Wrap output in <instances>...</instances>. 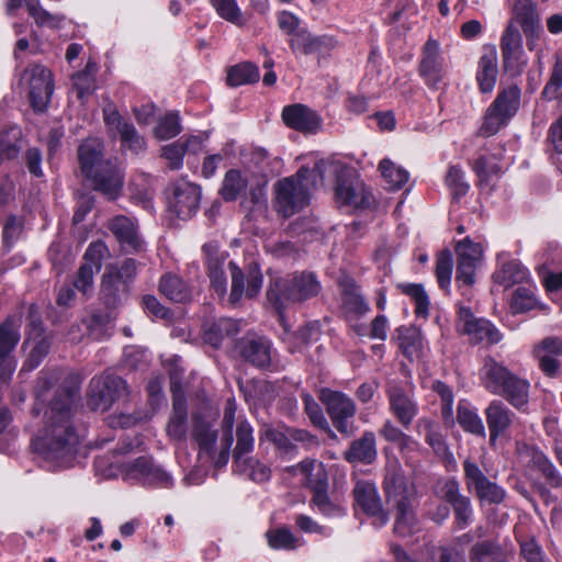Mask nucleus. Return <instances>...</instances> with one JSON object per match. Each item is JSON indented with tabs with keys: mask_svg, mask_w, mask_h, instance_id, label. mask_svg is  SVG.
<instances>
[{
	"mask_svg": "<svg viewBox=\"0 0 562 562\" xmlns=\"http://www.w3.org/2000/svg\"><path fill=\"white\" fill-rule=\"evenodd\" d=\"M341 307L350 318H359L370 311L369 304L360 292V288L352 281L342 285Z\"/></svg>",
	"mask_w": 562,
	"mask_h": 562,
	"instance_id": "c756f323",
	"label": "nucleus"
},
{
	"mask_svg": "<svg viewBox=\"0 0 562 562\" xmlns=\"http://www.w3.org/2000/svg\"><path fill=\"white\" fill-rule=\"evenodd\" d=\"M296 470L304 475L305 482L312 491L327 490L328 474L324 464L318 460L304 459Z\"/></svg>",
	"mask_w": 562,
	"mask_h": 562,
	"instance_id": "f704fd0d",
	"label": "nucleus"
},
{
	"mask_svg": "<svg viewBox=\"0 0 562 562\" xmlns=\"http://www.w3.org/2000/svg\"><path fill=\"white\" fill-rule=\"evenodd\" d=\"M241 357L258 368L271 363V344L263 337L248 338L240 342Z\"/></svg>",
	"mask_w": 562,
	"mask_h": 562,
	"instance_id": "cd10ccee",
	"label": "nucleus"
},
{
	"mask_svg": "<svg viewBox=\"0 0 562 562\" xmlns=\"http://www.w3.org/2000/svg\"><path fill=\"white\" fill-rule=\"evenodd\" d=\"M316 169L301 167L299 171L274 184L276 209L284 217L300 212L310 203V186L317 177Z\"/></svg>",
	"mask_w": 562,
	"mask_h": 562,
	"instance_id": "423d86ee",
	"label": "nucleus"
},
{
	"mask_svg": "<svg viewBox=\"0 0 562 562\" xmlns=\"http://www.w3.org/2000/svg\"><path fill=\"white\" fill-rule=\"evenodd\" d=\"M236 401L231 397L226 401L222 419V436L218 446V457H243L254 450V429L247 420H239L235 432L233 431L236 415Z\"/></svg>",
	"mask_w": 562,
	"mask_h": 562,
	"instance_id": "0eeeda50",
	"label": "nucleus"
},
{
	"mask_svg": "<svg viewBox=\"0 0 562 562\" xmlns=\"http://www.w3.org/2000/svg\"><path fill=\"white\" fill-rule=\"evenodd\" d=\"M50 348V341L46 337H40L36 344L33 346L27 360L24 363L23 369L29 371L40 366L43 359L48 355Z\"/></svg>",
	"mask_w": 562,
	"mask_h": 562,
	"instance_id": "774afa93",
	"label": "nucleus"
},
{
	"mask_svg": "<svg viewBox=\"0 0 562 562\" xmlns=\"http://www.w3.org/2000/svg\"><path fill=\"white\" fill-rule=\"evenodd\" d=\"M497 57L496 52L491 50L480 57L477 63L476 81L482 93L493 91L497 79Z\"/></svg>",
	"mask_w": 562,
	"mask_h": 562,
	"instance_id": "2f4dec72",
	"label": "nucleus"
},
{
	"mask_svg": "<svg viewBox=\"0 0 562 562\" xmlns=\"http://www.w3.org/2000/svg\"><path fill=\"white\" fill-rule=\"evenodd\" d=\"M284 124L302 133H316L321 126V117L307 105L295 103L282 110Z\"/></svg>",
	"mask_w": 562,
	"mask_h": 562,
	"instance_id": "412c9836",
	"label": "nucleus"
},
{
	"mask_svg": "<svg viewBox=\"0 0 562 562\" xmlns=\"http://www.w3.org/2000/svg\"><path fill=\"white\" fill-rule=\"evenodd\" d=\"M538 304L535 291L531 288L518 286L512 296L510 308L514 314L526 313Z\"/></svg>",
	"mask_w": 562,
	"mask_h": 562,
	"instance_id": "09e8293b",
	"label": "nucleus"
},
{
	"mask_svg": "<svg viewBox=\"0 0 562 562\" xmlns=\"http://www.w3.org/2000/svg\"><path fill=\"white\" fill-rule=\"evenodd\" d=\"M490 439L494 442L513 424L515 414L501 400H493L485 409Z\"/></svg>",
	"mask_w": 562,
	"mask_h": 562,
	"instance_id": "bb28decb",
	"label": "nucleus"
},
{
	"mask_svg": "<svg viewBox=\"0 0 562 562\" xmlns=\"http://www.w3.org/2000/svg\"><path fill=\"white\" fill-rule=\"evenodd\" d=\"M211 3L222 19L236 25L243 24V14L236 0H211Z\"/></svg>",
	"mask_w": 562,
	"mask_h": 562,
	"instance_id": "680f3d73",
	"label": "nucleus"
},
{
	"mask_svg": "<svg viewBox=\"0 0 562 562\" xmlns=\"http://www.w3.org/2000/svg\"><path fill=\"white\" fill-rule=\"evenodd\" d=\"M384 490L387 504L397 510L394 532L400 537L413 535L418 529L412 503L414 491L408 487L405 476L397 470L395 460L389 465Z\"/></svg>",
	"mask_w": 562,
	"mask_h": 562,
	"instance_id": "20e7f679",
	"label": "nucleus"
},
{
	"mask_svg": "<svg viewBox=\"0 0 562 562\" xmlns=\"http://www.w3.org/2000/svg\"><path fill=\"white\" fill-rule=\"evenodd\" d=\"M494 281L510 288L516 283H520L528 278V271L518 261L512 260L503 266L499 271L493 274Z\"/></svg>",
	"mask_w": 562,
	"mask_h": 562,
	"instance_id": "ea45409f",
	"label": "nucleus"
},
{
	"mask_svg": "<svg viewBox=\"0 0 562 562\" xmlns=\"http://www.w3.org/2000/svg\"><path fill=\"white\" fill-rule=\"evenodd\" d=\"M484 387L492 394L502 396L520 412L528 409L530 383L509 371L493 358H486L482 368Z\"/></svg>",
	"mask_w": 562,
	"mask_h": 562,
	"instance_id": "f03ea898",
	"label": "nucleus"
},
{
	"mask_svg": "<svg viewBox=\"0 0 562 562\" xmlns=\"http://www.w3.org/2000/svg\"><path fill=\"white\" fill-rule=\"evenodd\" d=\"M321 290L322 285L314 273L299 272L272 280L267 291V299L283 321L282 312L285 307L315 297Z\"/></svg>",
	"mask_w": 562,
	"mask_h": 562,
	"instance_id": "39448f33",
	"label": "nucleus"
},
{
	"mask_svg": "<svg viewBox=\"0 0 562 562\" xmlns=\"http://www.w3.org/2000/svg\"><path fill=\"white\" fill-rule=\"evenodd\" d=\"M353 495L357 505L364 513L376 517L379 520V526L386 524L387 517L383 513L381 499L373 483L364 481L358 482L355 486Z\"/></svg>",
	"mask_w": 562,
	"mask_h": 562,
	"instance_id": "393cba45",
	"label": "nucleus"
},
{
	"mask_svg": "<svg viewBox=\"0 0 562 562\" xmlns=\"http://www.w3.org/2000/svg\"><path fill=\"white\" fill-rule=\"evenodd\" d=\"M94 474L99 480H110L122 476L124 480H138L148 485H171L170 475L157 467L153 459H94Z\"/></svg>",
	"mask_w": 562,
	"mask_h": 562,
	"instance_id": "7ed1b4c3",
	"label": "nucleus"
},
{
	"mask_svg": "<svg viewBox=\"0 0 562 562\" xmlns=\"http://www.w3.org/2000/svg\"><path fill=\"white\" fill-rule=\"evenodd\" d=\"M335 199L339 206L352 209L364 207L369 204L364 184L357 178L340 176L335 188Z\"/></svg>",
	"mask_w": 562,
	"mask_h": 562,
	"instance_id": "aec40b11",
	"label": "nucleus"
},
{
	"mask_svg": "<svg viewBox=\"0 0 562 562\" xmlns=\"http://www.w3.org/2000/svg\"><path fill=\"white\" fill-rule=\"evenodd\" d=\"M458 329L475 344L494 345L502 339V334L490 321L474 317L470 307L462 304H458Z\"/></svg>",
	"mask_w": 562,
	"mask_h": 562,
	"instance_id": "4468645a",
	"label": "nucleus"
},
{
	"mask_svg": "<svg viewBox=\"0 0 562 562\" xmlns=\"http://www.w3.org/2000/svg\"><path fill=\"white\" fill-rule=\"evenodd\" d=\"M228 269L232 277V290L228 301L231 304L235 305L241 300L243 294H246L247 276H245L241 269L233 261L228 263Z\"/></svg>",
	"mask_w": 562,
	"mask_h": 562,
	"instance_id": "052dcab7",
	"label": "nucleus"
},
{
	"mask_svg": "<svg viewBox=\"0 0 562 562\" xmlns=\"http://www.w3.org/2000/svg\"><path fill=\"white\" fill-rule=\"evenodd\" d=\"M109 229L119 240L122 249L126 252H138L144 249V241L138 235L136 223L125 216H114L109 223Z\"/></svg>",
	"mask_w": 562,
	"mask_h": 562,
	"instance_id": "4be33fe9",
	"label": "nucleus"
},
{
	"mask_svg": "<svg viewBox=\"0 0 562 562\" xmlns=\"http://www.w3.org/2000/svg\"><path fill=\"white\" fill-rule=\"evenodd\" d=\"M128 394L130 389L125 380L112 373H103L92 378L89 383L88 405L93 411L106 412Z\"/></svg>",
	"mask_w": 562,
	"mask_h": 562,
	"instance_id": "9d476101",
	"label": "nucleus"
},
{
	"mask_svg": "<svg viewBox=\"0 0 562 562\" xmlns=\"http://www.w3.org/2000/svg\"><path fill=\"white\" fill-rule=\"evenodd\" d=\"M380 435L389 442L395 445L398 453H409L414 451L416 442L401 429L395 427L391 420H386L380 430Z\"/></svg>",
	"mask_w": 562,
	"mask_h": 562,
	"instance_id": "79ce46f5",
	"label": "nucleus"
},
{
	"mask_svg": "<svg viewBox=\"0 0 562 562\" xmlns=\"http://www.w3.org/2000/svg\"><path fill=\"white\" fill-rule=\"evenodd\" d=\"M259 78L260 74L256 65L251 63H241L228 69L226 81L231 87H238L255 83Z\"/></svg>",
	"mask_w": 562,
	"mask_h": 562,
	"instance_id": "4c0bfd02",
	"label": "nucleus"
},
{
	"mask_svg": "<svg viewBox=\"0 0 562 562\" xmlns=\"http://www.w3.org/2000/svg\"><path fill=\"white\" fill-rule=\"evenodd\" d=\"M187 419L188 409L186 398L181 394L175 395L172 414L166 428L168 436L176 440L183 439L188 431Z\"/></svg>",
	"mask_w": 562,
	"mask_h": 562,
	"instance_id": "473e14b6",
	"label": "nucleus"
},
{
	"mask_svg": "<svg viewBox=\"0 0 562 562\" xmlns=\"http://www.w3.org/2000/svg\"><path fill=\"white\" fill-rule=\"evenodd\" d=\"M562 87V53L554 55V65L550 79L542 90V97L547 100H554L558 98V92Z\"/></svg>",
	"mask_w": 562,
	"mask_h": 562,
	"instance_id": "4d7b16f0",
	"label": "nucleus"
},
{
	"mask_svg": "<svg viewBox=\"0 0 562 562\" xmlns=\"http://www.w3.org/2000/svg\"><path fill=\"white\" fill-rule=\"evenodd\" d=\"M319 401L325 406L334 427L342 435H351L357 413L355 401L340 391L322 389Z\"/></svg>",
	"mask_w": 562,
	"mask_h": 562,
	"instance_id": "9b49d317",
	"label": "nucleus"
},
{
	"mask_svg": "<svg viewBox=\"0 0 562 562\" xmlns=\"http://www.w3.org/2000/svg\"><path fill=\"white\" fill-rule=\"evenodd\" d=\"M103 120L111 132H115L120 135L122 145L124 147H127L134 153L145 150V139L137 133L135 126L132 123L124 120V117L119 113L116 106L112 102L104 106Z\"/></svg>",
	"mask_w": 562,
	"mask_h": 562,
	"instance_id": "f3484780",
	"label": "nucleus"
},
{
	"mask_svg": "<svg viewBox=\"0 0 562 562\" xmlns=\"http://www.w3.org/2000/svg\"><path fill=\"white\" fill-rule=\"evenodd\" d=\"M192 436L200 447V453H211L217 441V431L212 428L210 423L195 418Z\"/></svg>",
	"mask_w": 562,
	"mask_h": 562,
	"instance_id": "58836bf2",
	"label": "nucleus"
},
{
	"mask_svg": "<svg viewBox=\"0 0 562 562\" xmlns=\"http://www.w3.org/2000/svg\"><path fill=\"white\" fill-rule=\"evenodd\" d=\"M514 14L526 34L533 32L539 26V14L530 0H517L514 4Z\"/></svg>",
	"mask_w": 562,
	"mask_h": 562,
	"instance_id": "e433bc0d",
	"label": "nucleus"
},
{
	"mask_svg": "<svg viewBox=\"0 0 562 562\" xmlns=\"http://www.w3.org/2000/svg\"><path fill=\"white\" fill-rule=\"evenodd\" d=\"M91 181L93 190L100 192L109 201L119 198L124 186V173L121 167L111 160L101 164L97 171L86 176Z\"/></svg>",
	"mask_w": 562,
	"mask_h": 562,
	"instance_id": "dca6fc26",
	"label": "nucleus"
},
{
	"mask_svg": "<svg viewBox=\"0 0 562 562\" xmlns=\"http://www.w3.org/2000/svg\"><path fill=\"white\" fill-rule=\"evenodd\" d=\"M61 371L59 369H43L38 373L34 393L38 401H44L48 391L59 381Z\"/></svg>",
	"mask_w": 562,
	"mask_h": 562,
	"instance_id": "6e6d98bb",
	"label": "nucleus"
},
{
	"mask_svg": "<svg viewBox=\"0 0 562 562\" xmlns=\"http://www.w3.org/2000/svg\"><path fill=\"white\" fill-rule=\"evenodd\" d=\"M520 104V89L510 86L501 91L487 108L480 135L490 137L498 133L514 117Z\"/></svg>",
	"mask_w": 562,
	"mask_h": 562,
	"instance_id": "1a4fd4ad",
	"label": "nucleus"
},
{
	"mask_svg": "<svg viewBox=\"0 0 562 562\" xmlns=\"http://www.w3.org/2000/svg\"><path fill=\"white\" fill-rule=\"evenodd\" d=\"M533 355L538 360L541 371L554 378L559 373L560 362L558 358L562 356V341L557 337H547L533 349Z\"/></svg>",
	"mask_w": 562,
	"mask_h": 562,
	"instance_id": "5701e85b",
	"label": "nucleus"
},
{
	"mask_svg": "<svg viewBox=\"0 0 562 562\" xmlns=\"http://www.w3.org/2000/svg\"><path fill=\"white\" fill-rule=\"evenodd\" d=\"M24 78L29 83V98L32 108L36 112H43L53 95V74L43 65H31L24 71Z\"/></svg>",
	"mask_w": 562,
	"mask_h": 562,
	"instance_id": "f8f14e48",
	"label": "nucleus"
},
{
	"mask_svg": "<svg viewBox=\"0 0 562 562\" xmlns=\"http://www.w3.org/2000/svg\"><path fill=\"white\" fill-rule=\"evenodd\" d=\"M181 132V125L178 114L173 112L167 113L159 121L155 127V136L158 139L165 140L176 137Z\"/></svg>",
	"mask_w": 562,
	"mask_h": 562,
	"instance_id": "13d9d810",
	"label": "nucleus"
},
{
	"mask_svg": "<svg viewBox=\"0 0 562 562\" xmlns=\"http://www.w3.org/2000/svg\"><path fill=\"white\" fill-rule=\"evenodd\" d=\"M314 41V34L306 27H303L300 32L295 33L293 37L289 40V46L294 55H312V45Z\"/></svg>",
	"mask_w": 562,
	"mask_h": 562,
	"instance_id": "338daca9",
	"label": "nucleus"
},
{
	"mask_svg": "<svg viewBox=\"0 0 562 562\" xmlns=\"http://www.w3.org/2000/svg\"><path fill=\"white\" fill-rule=\"evenodd\" d=\"M396 333V339L402 352L408 358L413 357L418 351L420 346L419 333L414 327L407 326L398 327Z\"/></svg>",
	"mask_w": 562,
	"mask_h": 562,
	"instance_id": "8fccbe9b",
	"label": "nucleus"
},
{
	"mask_svg": "<svg viewBox=\"0 0 562 562\" xmlns=\"http://www.w3.org/2000/svg\"><path fill=\"white\" fill-rule=\"evenodd\" d=\"M79 386L76 383L60 386L45 412L46 427L31 441L37 454L68 457L79 453V436L72 427Z\"/></svg>",
	"mask_w": 562,
	"mask_h": 562,
	"instance_id": "f257e3e1",
	"label": "nucleus"
},
{
	"mask_svg": "<svg viewBox=\"0 0 562 562\" xmlns=\"http://www.w3.org/2000/svg\"><path fill=\"white\" fill-rule=\"evenodd\" d=\"M233 470L255 482H265L270 477V467L260 459H234Z\"/></svg>",
	"mask_w": 562,
	"mask_h": 562,
	"instance_id": "c9c22d12",
	"label": "nucleus"
},
{
	"mask_svg": "<svg viewBox=\"0 0 562 562\" xmlns=\"http://www.w3.org/2000/svg\"><path fill=\"white\" fill-rule=\"evenodd\" d=\"M386 393L391 412L404 427H408L417 415L416 403L403 387L396 384L390 385Z\"/></svg>",
	"mask_w": 562,
	"mask_h": 562,
	"instance_id": "b1692460",
	"label": "nucleus"
},
{
	"mask_svg": "<svg viewBox=\"0 0 562 562\" xmlns=\"http://www.w3.org/2000/svg\"><path fill=\"white\" fill-rule=\"evenodd\" d=\"M202 254L212 288L220 296H224L227 291V280L224 270L226 256L220 251V246L215 241L205 243L202 246Z\"/></svg>",
	"mask_w": 562,
	"mask_h": 562,
	"instance_id": "6ab92c4d",
	"label": "nucleus"
},
{
	"mask_svg": "<svg viewBox=\"0 0 562 562\" xmlns=\"http://www.w3.org/2000/svg\"><path fill=\"white\" fill-rule=\"evenodd\" d=\"M446 184L450 189L453 199L464 196L470 188L464 180V172L459 166L449 167L446 176Z\"/></svg>",
	"mask_w": 562,
	"mask_h": 562,
	"instance_id": "bf43d9fd",
	"label": "nucleus"
},
{
	"mask_svg": "<svg viewBox=\"0 0 562 562\" xmlns=\"http://www.w3.org/2000/svg\"><path fill=\"white\" fill-rule=\"evenodd\" d=\"M270 548L274 550H293L297 547V539L288 528L271 529L266 532Z\"/></svg>",
	"mask_w": 562,
	"mask_h": 562,
	"instance_id": "864d4df0",
	"label": "nucleus"
},
{
	"mask_svg": "<svg viewBox=\"0 0 562 562\" xmlns=\"http://www.w3.org/2000/svg\"><path fill=\"white\" fill-rule=\"evenodd\" d=\"M302 398H303V403H304L305 413L307 414L311 423L315 427L327 432L329 438L336 440L337 435L330 428V425H329L327 418L325 417L324 412H323L322 407L319 406V404L314 400V397L312 395H310L307 393L303 394Z\"/></svg>",
	"mask_w": 562,
	"mask_h": 562,
	"instance_id": "37998d69",
	"label": "nucleus"
},
{
	"mask_svg": "<svg viewBox=\"0 0 562 562\" xmlns=\"http://www.w3.org/2000/svg\"><path fill=\"white\" fill-rule=\"evenodd\" d=\"M262 439L272 442L279 450L290 453L294 452V443L290 436V428L281 430L269 425L262 429Z\"/></svg>",
	"mask_w": 562,
	"mask_h": 562,
	"instance_id": "603ef678",
	"label": "nucleus"
},
{
	"mask_svg": "<svg viewBox=\"0 0 562 562\" xmlns=\"http://www.w3.org/2000/svg\"><path fill=\"white\" fill-rule=\"evenodd\" d=\"M78 158L82 173L86 176L97 171L103 160V143L99 138L86 139L78 149Z\"/></svg>",
	"mask_w": 562,
	"mask_h": 562,
	"instance_id": "7c9ffc66",
	"label": "nucleus"
},
{
	"mask_svg": "<svg viewBox=\"0 0 562 562\" xmlns=\"http://www.w3.org/2000/svg\"><path fill=\"white\" fill-rule=\"evenodd\" d=\"M159 292L175 303H188L192 300V290L178 274L168 272L159 280Z\"/></svg>",
	"mask_w": 562,
	"mask_h": 562,
	"instance_id": "c85d7f7f",
	"label": "nucleus"
},
{
	"mask_svg": "<svg viewBox=\"0 0 562 562\" xmlns=\"http://www.w3.org/2000/svg\"><path fill=\"white\" fill-rule=\"evenodd\" d=\"M379 170L390 190L401 189L408 180V172L390 159L381 160Z\"/></svg>",
	"mask_w": 562,
	"mask_h": 562,
	"instance_id": "c03bdc74",
	"label": "nucleus"
},
{
	"mask_svg": "<svg viewBox=\"0 0 562 562\" xmlns=\"http://www.w3.org/2000/svg\"><path fill=\"white\" fill-rule=\"evenodd\" d=\"M418 74L431 90H438L443 85L447 71L440 52V44L437 40L430 37L424 44Z\"/></svg>",
	"mask_w": 562,
	"mask_h": 562,
	"instance_id": "ddd939ff",
	"label": "nucleus"
},
{
	"mask_svg": "<svg viewBox=\"0 0 562 562\" xmlns=\"http://www.w3.org/2000/svg\"><path fill=\"white\" fill-rule=\"evenodd\" d=\"M501 52L504 68L506 70L516 69L519 58L522 54V37L518 27L513 21L507 24L502 35Z\"/></svg>",
	"mask_w": 562,
	"mask_h": 562,
	"instance_id": "a878e982",
	"label": "nucleus"
},
{
	"mask_svg": "<svg viewBox=\"0 0 562 562\" xmlns=\"http://www.w3.org/2000/svg\"><path fill=\"white\" fill-rule=\"evenodd\" d=\"M453 259L449 249L442 250L437 257L436 277L439 286L447 293L450 291Z\"/></svg>",
	"mask_w": 562,
	"mask_h": 562,
	"instance_id": "3c124183",
	"label": "nucleus"
},
{
	"mask_svg": "<svg viewBox=\"0 0 562 562\" xmlns=\"http://www.w3.org/2000/svg\"><path fill=\"white\" fill-rule=\"evenodd\" d=\"M402 292L415 303V313L417 316L427 317L429 314V296L424 286L418 283H406L400 285Z\"/></svg>",
	"mask_w": 562,
	"mask_h": 562,
	"instance_id": "49530a36",
	"label": "nucleus"
},
{
	"mask_svg": "<svg viewBox=\"0 0 562 562\" xmlns=\"http://www.w3.org/2000/svg\"><path fill=\"white\" fill-rule=\"evenodd\" d=\"M21 132L16 127H10L4 133H0V161L14 158L20 148L15 144Z\"/></svg>",
	"mask_w": 562,
	"mask_h": 562,
	"instance_id": "0e129e2a",
	"label": "nucleus"
},
{
	"mask_svg": "<svg viewBox=\"0 0 562 562\" xmlns=\"http://www.w3.org/2000/svg\"><path fill=\"white\" fill-rule=\"evenodd\" d=\"M418 427L425 430L426 441L432 448L437 457H449L451 454L448 452L443 437L437 431L432 420L426 418L420 419Z\"/></svg>",
	"mask_w": 562,
	"mask_h": 562,
	"instance_id": "de8ad7c7",
	"label": "nucleus"
},
{
	"mask_svg": "<svg viewBox=\"0 0 562 562\" xmlns=\"http://www.w3.org/2000/svg\"><path fill=\"white\" fill-rule=\"evenodd\" d=\"M137 276V262L127 258L120 265L111 263L101 279L100 299L109 308H115L128 297L131 284Z\"/></svg>",
	"mask_w": 562,
	"mask_h": 562,
	"instance_id": "6e6552de",
	"label": "nucleus"
},
{
	"mask_svg": "<svg viewBox=\"0 0 562 562\" xmlns=\"http://www.w3.org/2000/svg\"><path fill=\"white\" fill-rule=\"evenodd\" d=\"M375 454V437L373 432L368 431L351 443L345 457H374Z\"/></svg>",
	"mask_w": 562,
	"mask_h": 562,
	"instance_id": "e2e57ef3",
	"label": "nucleus"
},
{
	"mask_svg": "<svg viewBox=\"0 0 562 562\" xmlns=\"http://www.w3.org/2000/svg\"><path fill=\"white\" fill-rule=\"evenodd\" d=\"M457 419H458V423L467 431H470L475 435H480L482 437L485 436V427L483 425L482 419L471 408L463 406V405H459Z\"/></svg>",
	"mask_w": 562,
	"mask_h": 562,
	"instance_id": "5fc2aeb1",
	"label": "nucleus"
},
{
	"mask_svg": "<svg viewBox=\"0 0 562 562\" xmlns=\"http://www.w3.org/2000/svg\"><path fill=\"white\" fill-rule=\"evenodd\" d=\"M457 271L456 281L459 285L471 286L475 282V271L483 256L481 244L465 237L456 245Z\"/></svg>",
	"mask_w": 562,
	"mask_h": 562,
	"instance_id": "2eb2a0df",
	"label": "nucleus"
},
{
	"mask_svg": "<svg viewBox=\"0 0 562 562\" xmlns=\"http://www.w3.org/2000/svg\"><path fill=\"white\" fill-rule=\"evenodd\" d=\"M247 180L236 169L225 173L220 193L225 201H235L246 189Z\"/></svg>",
	"mask_w": 562,
	"mask_h": 562,
	"instance_id": "a18cd8bd",
	"label": "nucleus"
},
{
	"mask_svg": "<svg viewBox=\"0 0 562 562\" xmlns=\"http://www.w3.org/2000/svg\"><path fill=\"white\" fill-rule=\"evenodd\" d=\"M239 330V323L237 321L223 317L207 325L204 329V340L217 348L224 339L235 337Z\"/></svg>",
	"mask_w": 562,
	"mask_h": 562,
	"instance_id": "72a5a7b5",
	"label": "nucleus"
},
{
	"mask_svg": "<svg viewBox=\"0 0 562 562\" xmlns=\"http://www.w3.org/2000/svg\"><path fill=\"white\" fill-rule=\"evenodd\" d=\"M473 170L481 181H488L502 171V167L494 156H480L473 164Z\"/></svg>",
	"mask_w": 562,
	"mask_h": 562,
	"instance_id": "69168bd1",
	"label": "nucleus"
},
{
	"mask_svg": "<svg viewBox=\"0 0 562 562\" xmlns=\"http://www.w3.org/2000/svg\"><path fill=\"white\" fill-rule=\"evenodd\" d=\"M200 201L201 189L199 186L183 179L173 183L170 209L180 220H189L195 215Z\"/></svg>",
	"mask_w": 562,
	"mask_h": 562,
	"instance_id": "a211bd4d",
	"label": "nucleus"
},
{
	"mask_svg": "<svg viewBox=\"0 0 562 562\" xmlns=\"http://www.w3.org/2000/svg\"><path fill=\"white\" fill-rule=\"evenodd\" d=\"M19 319L8 317L0 325V359L9 355L20 340Z\"/></svg>",
	"mask_w": 562,
	"mask_h": 562,
	"instance_id": "a19ab883",
	"label": "nucleus"
}]
</instances>
